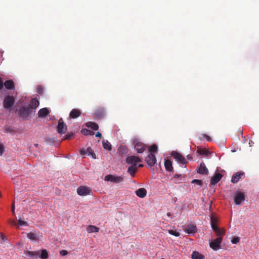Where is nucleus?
Instances as JSON below:
<instances>
[{"mask_svg":"<svg viewBox=\"0 0 259 259\" xmlns=\"http://www.w3.org/2000/svg\"><path fill=\"white\" fill-rule=\"evenodd\" d=\"M34 112L35 111H32L31 108L28 106H21L18 110V115L23 119L27 118L29 115L34 114Z\"/></svg>","mask_w":259,"mask_h":259,"instance_id":"f257e3e1","label":"nucleus"},{"mask_svg":"<svg viewBox=\"0 0 259 259\" xmlns=\"http://www.w3.org/2000/svg\"><path fill=\"white\" fill-rule=\"evenodd\" d=\"M26 255L29 256L33 257L35 258L40 257L41 259H47L48 258V253L46 249H42L41 250V253L39 254V252L27 251Z\"/></svg>","mask_w":259,"mask_h":259,"instance_id":"f03ea898","label":"nucleus"},{"mask_svg":"<svg viewBox=\"0 0 259 259\" xmlns=\"http://www.w3.org/2000/svg\"><path fill=\"white\" fill-rule=\"evenodd\" d=\"M105 180L110 181L115 183H119L124 181L123 176H115L111 175H108L105 176Z\"/></svg>","mask_w":259,"mask_h":259,"instance_id":"7ed1b4c3","label":"nucleus"},{"mask_svg":"<svg viewBox=\"0 0 259 259\" xmlns=\"http://www.w3.org/2000/svg\"><path fill=\"white\" fill-rule=\"evenodd\" d=\"M14 102L15 98L13 96H7L4 99L3 106L5 109L10 108L13 105Z\"/></svg>","mask_w":259,"mask_h":259,"instance_id":"20e7f679","label":"nucleus"},{"mask_svg":"<svg viewBox=\"0 0 259 259\" xmlns=\"http://www.w3.org/2000/svg\"><path fill=\"white\" fill-rule=\"evenodd\" d=\"M134 144L135 149L138 153H142L145 151V145L144 143L139 142L138 140H135L134 141Z\"/></svg>","mask_w":259,"mask_h":259,"instance_id":"39448f33","label":"nucleus"},{"mask_svg":"<svg viewBox=\"0 0 259 259\" xmlns=\"http://www.w3.org/2000/svg\"><path fill=\"white\" fill-rule=\"evenodd\" d=\"M171 154L174 157V158L180 163L183 165H185L187 163V161L185 159V157L178 152L172 151Z\"/></svg>","mask_w":259,"mask_h":259,"instance_id":"423d86ee","label":"nucleus"},{"mask_svg":"<svg viewBox=\"0 0 259 259\" xmlns=\"http://www.w3.org/2000/svg\"><path fill=\"white\" fill-rule=\"evenodd\" d=\"M222 241V238L217 237L214 240L210 242V247L214 250H217L221 248V243Z\"/></svg>","mask_w":259,"mask_h":259,"instance_id":"0eeeda50","label":"nucleus"},{"mask_svg":"<svg viewBox=\"0 0 259 259\" xmlns=\"http://www.w3.org/2000/svg\"><path fill=\"white\" fill-rule=\"evenodd\" d=\"M145 161L150 166H153L156 162V159L153 153H150L148 155L145 157Z\"/></svg>","mask_w":259,"mask_h":259,"instance_id":"6e6552de","label":"nucleus"},{"mask_svg":"<svg viewBox=\"0 0 259 259\" xmlns=\"http://www.w3.org/2000/svg\"><path fill=\"white\" fill-rule=\"evenodd\" d=\"M92 190L87 187L80 186L77 189V193L79 195L85 196L90 194Z\"/></svg>","mask_w":259,"mask_h":259,"instance_id":"1a4fd4ad","label":"nucleus"},{"mask_svg":"<svg viewBox=\"0 0 259 259\" xmlns=\"http://www.w3.org/2000/svg\"><path fill=\"white\" fill-rule=\"evenodd\" d=\"M57 132L60 134L65 133L67 131L66 124L62 121V119H60L59 121L58 124L57 126Z\"/></svg>","mask_w":259,"mask_h":259,"instance_id":"9d476101","label":"nucleus"},{"mask_svg":"<svg viewBox=\"0 0 259 259\" xmlns=\"http://www.w3.org/2000/svg\"><path fill=\"white\" fill-rule=\"evenodd\" d=\"M245 200V196L242 192H237L234 196V202L236 204L240 205L242 201Z\"/></svg>","mask_w":259,"mask_h":259,"instance_id":"9b49d317","label":"nucleus"},{"mask_svg":"<svg viewBox=\"0 0 259 259\" xmlns=\"http://www.w3.org/2000/svg\"><path fill=\"white\" fill-rule=\"evenodd\" d=\"M106 112L104 108L99 107L94 112L95 117L97 119H101L104 117Z\"/></svg>","mask_w":259,"mask_h":259,"instance_id":"f8f14e48","label":"nucleus"},{"mask_svg":"<svg viewBox=\"0 0 259 259\" xmlns=\"http://www.w3.org/2000/svg\"><path fill=\"white\" fill-rule=\"evenodd\" d=\"M142 160L139 157L136 156H130L126 159V162L128 164H137V163L141 162Z\"/></svg>","mask_w":259,"mask_h":259,"instance_id":"ddd939ff","label":"nucleus"},{"mask_svg":"<svg viewBox=\"0 0 259 259\" xmlns=\"http://www.w3.org/2000/svg\"><path fill=\"white\" fill-rule=\"evenodd\" d=\"M183 230L188 234H192L196 232L197 228L195 225L190 224L185 226Z\"/></svg>","mask_w":259,"mask_h":259,"instance_id":"4468645a","label":"nucleus"},{"mask_svg":"<svg viewBox=\"0 0 259 259\" xmlns=\"http://www.w3.org/2000/svg\"><path fill=\"white\" fill-rule=\"evenodd\" d=\"M223 175L220 173H217L214 176L211 178L210 184L211 185H215L217 184L222 178Z\"/></svg>","mask_w":259,"mask_h":259,"instance_id":"2eb2a0df","label":"nucleus"},{"mask_svg":"<svg viewBox=\"0 0 259 259\" xmlns=\"http://www.w3.org/2000/svg\"><path fill=\"white\" fill-rule=\"evenodd\" d=\"M212 229L218 237L223 238V236L225 235V229H220L218 227L212 226Z\"/></svg>","mask_w":259,"mask_h":259,"instance_id":"dca6fc26","label":"nucleus"},{"mask_svg":"<svg viewBox=\"0 0 259 259\" xmlns=\"http://www.w3.org/2000/svg\"><path fill=\"white\" fill-rule=\"evenodd\" d=\"M197 172L201 175H207L208 170L204 162H201L197 170Z\"/></svg>","mask_w":259,"mask_h":259,"instance_id":"f3484780","label":"nucleus"},{"mask_svg":"<svg viewBox=\"0 0 259 259\" xmlns=\"http://www.w3.org/2000/svg\"><path fill=\"white\" fill-rule=\"evenodd\" d=\"M244 175V172L239 171L235 174H234L232 178L231 182L233 183H236L238 182V181L241 179V177Z\"/></svg>","mask_w":259,"mask_h":259,"instance_id":"a211bd4d","label":"nucleus"},{"mask_svg":"<svg viewBox=\"0 0 259 259\" xmlns=\"http://www.w3.org/2000/svg\"><path fill=\"white\" fill-rule=\"evenodd\" d=\"M81 115V111L77 109H72L69 114V117L71 118H76L80 116Z\"/></svg>","mask_w":259,"mask_h":259,"instance_id":"6ab92c4d","label":"nucleus"},{"mask_svg":"<svg viewBox=\"0 0 259 259\" xmlns=\"http://www.w3.org/2000/svg\"><path fill=\"white\" fill-rule=\"evenodd\" d=\"M39 102L36 98H33L30 101V104L28 106L32 109V111H35V109L39 106Z\"/></svg>","mask_w":259,"mask_h":259,"instance_id":"aec40b11","label":"nucleus"},{"mask_svg":"<svg viewBox=\"0 0 259 259\" xmlns=\"http://www.w3.org/2000/svg\"><path fill=\"white\" fill-rule=\"evenodd\" d=\"M49 114V110L47 108L40 109L38 112V117L45 118Z\"/></svg>","mask_w":259,"mask_h":259,"instance_id":"412c9836","label":"nucleus"},{"mask_svg":"<svg viewBox=\"0 0 259 259\" xmlns=\"http://www.w3.org/2000/svg\"><path fill=\"white\" fill-rule=\"evenodd\" d=\"M137 169L138 167L137 164H132L128 167L127 172L131 175V176L134 177L137 172Z\"/></svg>","mask_w":259,"mask_h":259,"instance_id":"4be33fe9","label":"nucleus"},{"mask_svg":"<svg viewBox=\"0 0 259 259\" xmlns=\"http://www.w3.org/2000/svg\"><path fill=\"white\" fill-rule=\"evenodd\" d=\"M136 195L140 198H144L147 195V191L145 188H139L136 191Z\"/></svg>","mask_w":259,"mask_h":259,"instance_id":"5701e85b","label":"nucleus"},{"mask_svg":"<svg viewBox=\"0 0 259 259\" xmlns=\"http://www.w3.org/2000/svg\"><path fill=\"white\" fill-rule=\"evenodd\" d=\"M85 126L88 128H91L94 131H97L99 129L98 125L94 122H88L85 123Z\"/></svg>","mask_w":259,"mask_h":259,"instance_id":"b1692460","label":"nucleus"},{"mask_svg":"<svg viewBox=\"0 0 259 259\" xmlns=\"http://www.w3.org/2000/svg\"><path fill=\"white\" fill-rule=\"evenodd\" d=\"M4 84L8 90H13L14 89V82L12 80H6Z\"/></svg>","mask_w":259,"mask_h":259,"instance_id":"393cba45","label":"nucleus"},{"mask_svg":"<svg viewBox=\"0 0 259 259\" xmlns=\"http://www.w3.org/2000/svg\"><path fill=\"white\" fill-rule=\"evenodd\" d=\"M164 166L167 170L171 171L173 170L171 161L170 160H165L164 162Z\"/></svg>","mask_w":259,"mask_h":259,"instance_id":"a878e982","label":"nucleus"},{"mask_svg":"<svg viewBox=\"0 0 259 259\" xmlns=\"http://www.w3.org/2000/svg\"><path fill=\"white\" fill-rule=\"evenodd\" d=\"M87 231L88 233L98 232L99 228L96 226L90 225L87 228Z\"/></svg>","mask_w":259,"mask_h":259,"instance_id":"bb28decb","label":"nucleus"},{"mask_svg":"<svg viewBox=\"0 0 259 259\" xmlns=\"http://www.w3.org/2000/svg\"><path fill=\"white\" fill-rule=\"evenodd\" d=\"M192 258L193 259H202L203 256L198 252L195 251L192 253Z\"/></svg>","mask_w":259,"mask_h":259,"instance_id":"cd10ccee","label":"nucleus"},{"mask_svg":"<svg viewBox=\"0 0 259 259\" xmlns=\"http://www.w3.org/2000/svg\"><path fill=\"white\" fill-rule=\"evenodd\" d=\"M102 143L104 149L108 150H111V145L108 141L104 140L102 142Z\"/></svg>","mask_w":259,"mask_h":259,"instance_id":"c85d7f7f","label":"nucleus"},{"mask_svg":"<svg viewBox=\"0 0 259 259\" xmlns=\"http://www.w3.org/2000/svg\"><path fill=\"white\" fill-rule=\"evenodd\" d=\"M182 176L181 175L176 174L174 175V176L171 178V180L175 184H180L181 181H176L177 179H180L181 180Z\"/></svg>","mask_w":259,"mask_h":259,"instance_id":"c756f323","label":"nucleus"},{"mask_svg":"<svg viewBox=\"0 0 259 259\" xmlns=\"http://www.w3.org/2000/svg\"><path fill=\"white\" fill-rule=\"evenodd\" d=\"M81 133L83 135H85V136H88V135L93 136L95 134L93 131L88 130V129H85V128L82 129L81 130Z\"/></svg>","mask_w":259,"mask_h":259,"instance_id":"7c9ffc66","label":"nucleus"},{"mask_svg":"<svg viewBox=\"0 0 259 259\" xmlns=\"http://www.w3.org/2000/svg\"><path fill=\"white\" fill-rule=\"evenodd\" d=\"M45 140L46 143L49 144H52L56 141L55 139L48 136L45 137Z\"/></svg>","mask_w":259,"mask_h":259,"instance_id":"2f4dec72","label":"nucleus"},{"mask_svg":"<svg viewBox=\"0 0 259 259\" xmlns=\"http://www.w3.org/2000/svg\"><path fill=\"white\" fill-rule=\"evenodd\" d=\"M87 154L88 155H90L94 159H96V155L94 152V151L90 148H88L87 149Z\"/></svg>","mask_w":259,"mask_h":259,"instance_id":"473e14b6","label":"nucleus"},{"mask_svg":"<svg viewBox=\"0 0 259 259\" xmlns=\"http://www.w3.org/2000/svg\"><path fill=\"white\" fill-rule=\"evenodd\" d=\"M158 147L155 144H153L149 147L150 153H156L157 152Z\"/></svg>","mask_w":259,"mask_h":259,"instance_id":"72a5a7b5","label":"nucleus"},{"mask_svg":"<svg viewBox=\"0 0 259 259\" xmlns=\"http://www.w3.org/2000/svg\"><path fill=\"white\" fill-rule=\"evenodd\" d=\"M27 237L31 240H35L37 239L36 235L32 232L28 233Z\"/></svg>","mask_w":259,"mask_h":259,"instance_id":"f704fd0d","label":"nucleus"},{"mask_svg":"<svg viewBox=\"0 0 259 259\" xmlns=\"http://www.w3.org/2000/svg\"><path fill=\"white\" fill-rule=\"evenodd\" d=\"M168 232L169 234L176 237H179L180 235V233L176 230H169Z\"/></svg>","mask_w":259,"mask_h":259,"instance_id":"c9c22d12","label":"nucleus"},{"mask_svg":"<svg viewBox=\"0 0 259 259\" xmlns=\"http://www.w3.org/2000/svg\"><path fill=\"white\" fill-rule=\"evenodd\" d=\"M198 153L201 155H207L209 153L208 151L205 150V149H199L198 150Z\"/></svg>","mask_w":259,"mask_h":259,"instance_id":"e433bc0d","label":"nucleus"},{"mask_svg":"<svg viewBox=\"0 0 259 259\" xmlns=\"http://www.w3.org/2000/svg\"><path fill=\"white\" fill-rule=\"evenodd\" d=\"M217 223V219L214 217H211V226L212 228V226L218 227L216 225Z\"/></svg>","mask_w":259,"mask_h":259,"instance_id":"4c0bfd02","label":"nucleus"},{"mask_svg":"<svg viewBox=\"0 0 259 259\" xmlns=\"http://www.w3.org/2000/svg\"><path fill=\"white\" fill-rule=\"evenodd\" d=\"M73 136H74V134L73 133L67 134L64 136L63 139L64 140H70L73 138Z\"/></svg>","mask_w":259,"mask_h":259,"instance_id":"58836bf2","label":"nucleus"},{"mask_svg":"<svg viewBox=\"0 0 259 259\" xmlns=\"http://www.w3.org/2000/svg\"><path fill=\"white\" fill-rule=\"evenodd\" d=\"M192 183L196 184L197 185H198L200 186H202V181L200 180H197V179H194V180H192Z\"/></svg>","mask_w":259,"mask_h":259,"instance_id":"ea45409f","label":"nucleus"},{"mask_svg":"<svg viewBox=\"0 0 259 259\" xmlns=\"http://www.w3.org/2000/svg\"><path fill=\"white\" fill-rule=\"evenodd\" d=\"M239 240H240V239L238 237H234L231 240V242L233 244H236L239 241Z\"/></svg>","mask_w":259,"mask_h":259,"instance_id":"a19ab883","label":"nucleus"},{"mask_svg":"<svg viewBox=\"0 0 259 259\" xmlns=\"http://www.w3.org/2000/svg\"><path fill=\"white\" fill-rule=\"evenodd\" d=\"M18 222L19 225H20V226H23V225L26 226H28V224L27 223V222L22 221L21 220H19L18 221Z\"/></svg>","mask_w":259,"mask_h":259,"instance_id":"79ce46f5","label":"nucleus"},{"mask_svg":"<svg viewBox=\"0 0 259 259\" xmlns=\"http://www.w3.org/2000/svg\"><path fill=\"white\" fill-rule=\"evenodd\" d=\"M68 251L67 250H62L60 251V254L61 255V256H64V255H66L68 254Z\"/></svg>","mask_w":259,"mask_h":259,"instance_id":"37998d69","label":"nucleus"},{"mask_svg":"<svg viewBox=\"0 0 259 259\" xmlns=\"http://www.w3.org/2000/svg\"><path fill=\"white\" fill-rule=\"evenodd\" d=\"M4 152V147L3 145L0 144V155H2Z\"/></svg>","mask_w":259,"mask_h":259,"instance_id":"c03bdc74","label":"nucleus"},{"mask_svg":"<svg viewBox=\"0 0 259 259\" xmlns=\"http://www.w3.org/2000/svg\"><path fill=\"white\" fill-rule=\"evenodd\" d=\"M203 137L204 138H205L207 140V141H211V138H210V137L209 136H208V135H206L204 134V135H203Z\"/></svg>","mask_w":259,"mask_h":259,"instance_id":"a18cd8bd","label":"nucleus"},{"mask_svg":"<svg viewBox=\"0 0 259 259\" xmlns=\"http://www.w3.org/2000/svg\"><path fill=\"white\" fill-rule=\"evenodd\" d=\"M42 90H43V89L41 87H39L37 89L38 93L40 94L42 93V92H43Z\"/></svg>","mask_w":259,"mask_h":259,"instance_id":"49530a36","label":"nucleus"},{"mask_svg":"<svg viewBox=\"0 0 259 259\" xmlns=\"http://www.w3.org/2000/svg\"><path fill=\"white\" fill-rule=\"evenodd\" d=\"M87 149L85 150V149H81L80 150V153L81 155H84V154H87Z\"/></svg>","mask_w":259,"mask_h":259,"instance_id":"de8ad7c7","label":"nucleus"},{"mask_svg":"<svg viewBox=\"0 0 259 259\" xmlns=\"http://www.w3.org/2000/svg\"><path fill=\"white\" fill-rule=\"evenodd\" d=\"M3 85H4V83L3 82L2 78L0 77V90L3 89Z\"/></svg>","mask_w":259,"mask_h":259,"instance_id":"09e8293b","label":"nucleus"},{"mask_svg":"<svg viewBox=\"0 0 259 259\" xmlns=\"http://www.w3.org/2000/svg\"><path fill=\"white\" fill-rule=\"evenodd\" d=\"M96 137H98V138H101L102 137V134L100 132H97L96 134Z\"/></svg>","mask_w":259,"mask_h":259,"instance_id":"8fccbe9b","label":"nucleus"},{"mask_svg":"<svg viewBox=\"0 0 259 259\" xmlns=\"http://www.w3.org/2000/svg\"><path fill=\"white\" fill-rule=\"evenodd\" d=\"M5 131H6V132H12L13 131L11 127H8V128H6Z\"/></svg>","mask_w":259,"mask_h":259,"instance_id":"3c124183","label":"nucleus"},{"mask_svg":"<svg viewBox=\"0 0 259 259\" xmlns=\"http://www.w3.org/2000/svg\"><path fill=\"white\" fill-rule=\"evenodd\" d=\"M12 210L13 213H15V204L14 203H13L12 205Z\"/></svg>","mask_w":259,"mask_h":259,"instance_id":"603ef678","label":"nucleus"},{"mask_svg":"<svg viewBox=\"0 0 259 259\" xmlns=\"http://www.w3.org/2000/svg\"><path fill=\"white\" fill-rule=\"evenodd\" d=\"M143 164H140L139 165V166H138V167H143Z\"/></svg>","mask_w":259,"mask_h":259,"instance_id":"864d4df0","label":"nucleus"},{"mask_svg":"<svg viewBox=\"0 0 259 259\" xmlns=\"http://www.w3.org/2000/svg\"><path fill=\"white\" fill-rule=\"evenodd\" d=\"M252 141H250V142L249 143V144L250 145V146H251V144H252Z\"/></svg>","mask_w":259,"mask_h":259,"instance_id":"5fc2aeb1","label":"nucleus"},{"mask_svg":"<svg viewBox=\"0 0 259 259\" xmlns=\"http://www.w3.org/2000/svg\"><path fill=\"white\" fill-rule=\"evenodd\" d=\"M252 141H250V142L249 143V144L250 145V146H251V144H252Z\"/></svg>","mask_w":259,"mask_h":259,"instance_id":"6e6d98bb","label":"nucleus"},{"mask_svg":"<svg viewBox=\"0 0 259 259\" xmlns=\"http://www.w3.org/2000/svg\"><path fill=\"white\" fill-rule=\"evenodd\" d=\"M252 141H250V142L249 143V144L250 145V146H251V144H252Z\"/></svg>","mask_w":259,"mask_h":259,"instance_id":"4d7b16f0","label":"nucleus"},{"mask_svg":"<svg viewBox=\"0 0 259 259\" xmlns=\"http://www.w3.org/2000/svg\"><path fill=\"white\" fill-rule=\"evenodd\" d=\"M167 215L169 217L170 215V213L169 212L167 213Z\"/></svg>","mask_w":259,"mask_h":259,"instance_id":"13d9d810","label":"nucleus"},{"mask_svg":"<svg viewBox=\"0 0 259 259\" xmlns=\"http://www.w3.org/2000/svg\"><path fill=\"white\" fill-rule=\"evenodd\" d=\"M2 239L3 240H5V237H4V236L3 235H2Z\"/></svg>","mask_w":259,"mask_h":259,"instance_id":"bf43d9fd","label":"nucleus"},{"mask_svg":"<svg viewBox=\"0 0 259 259\" xmlns=\"http://www.w3.org/2000/svg\"><path fill=\"white\" fill-rule=\"evenodd\" d=\"M187 157H188V159H191V157L189 156V155H188Z\"/></svg>","mask_w":259,"mask_h":259,"instance_id":"052dcab7","label":"nucleus"},{"mask_svg":"<svg viewBox=\"0 0 259 259\" xmlns=\"http://www.w3.org/2000/svg\"><path fill=\"white\" fill-rule=\"evenodd\" d=\"M176 181H181V179H176Z\"/></svg>","mask_w":259,"mask_h":259,"instance_id":"680f3d73","label":"nucleus"},{"mask_svg":"<svg viewBox=\"0 0 259 259\" xmlns=\"http://www.w3.org/2000/svg\"><path fill=\"white\" fill-rule=\"evenodd\" d=\"M13 224L15 225V222L14 221L12 222Z\"/></svg>","mask_w":259,"mask_h":259,"instance_id":"e2e57ef3","label":"nucleus"},{"mask_svg":"<svg viewBox=\"0 0 259 259\" xmlns=\"http://www.w3.org/2000/svg\"><path fill=\"white\" fill-rule=\"evenodd\" d=\"M161 259H164V258H161Z\"/></svg>","mask_w":259,"mask_h":259,"instance_id":"0e129e2a","label":"nucleus"}]
</instances>
